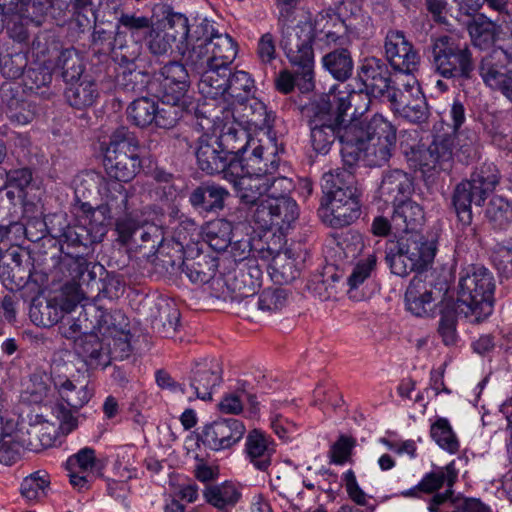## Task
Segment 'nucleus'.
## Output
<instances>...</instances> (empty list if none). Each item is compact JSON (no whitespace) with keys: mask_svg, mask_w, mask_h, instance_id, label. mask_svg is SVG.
I'll return each mask as SVG.
<instances>
[{"mask_svg":"<svg viewBox=\"0 0 512 512\" xmlns=\"http://www.w3.org/2000/svg\"><path fill=\"white\" fill-rule=\"evenodd\" d=\"M104 167L110 178L119 182L131 181L141 169L139 142L127 127H119L101 144Z\"/></svg>","mask_w":512,"mask_h":512,"instance_id":"obj_4","label":"nucleus"},{"mask_svg":"<svg viewBox=\"0 0 512 512\" xmlns=\"http://www.w3.org/2000/svg\"><path fill=\"white\" fill-rule=\"evenodd\" d=\"M52 383L61 400L75 411L86 405L93 395L87 384L75 382L56 370H52Z\"/></svg>","mask_w":512,"mask_h":512,"instance_id":"obj_31","label":"nucleus"},{"mask_svg":"<svg viewBox=\"0 0 512 512\" xmlns=\"http://www.w3.org/2000/svg\"><path fill=\"white\" fill-rule=\"evenodd\" d=\"M434 301L431 283L421 276H414L405 292L407 310L418 317L428 316L433 311Z\"/></svg>","mask_w":512,"mask_h":512,"instance_id":"obj_30","label":"nucleus"},{"mask_svg":"<svg viewBox=\"0 0 512 512\" xmlns=\"http://www.w3.org/2000/svg\"><path fill=\"white\" fill-rule=\"evenodd\" d=\"M96 328L103 339H110L112 335L128 330L129 322L121 310L105 311L98 309Z\"/></svg>","mask_w":512,"mask_h":512,"instance_id":"obj_53","label":"nucleus"},{"mask_svg":"<svg viewBox=\"0 0 512 512\" xmlns=\"http://www.w3.org/2000/svg\"><path fill=\"white\" fill-rule=\"evenodd\" d=\"M0 7L3 14L17 17L26 24L38 21L43 13L42 4L35 0H0Z\"/></svg>","mask_w":512,"mask_h":512,"instance_id":"obj_49","label":"nucleus"},{"mask_svg":"<svg viewBox=\"0 0 512 512\" xmlns=\"http://www.w3.org/2000/svg\"><path fill=\"white\" fill-rule=\"evenodd\" d=\"M50 382H52V375L49 377L45 373L32 374L25 390L26 399L34 404L47 401L51 394Z\"/></svg>","mask_w":512,"mask_h":512,"instance_id":"obj_61","label":"nucleus"},{"mask_svg":"<svg viewBox=\"0 0 512 512\" xmlns=\"http://www.w3.org/2000/svg\"><path fill=\"white\" fill-rule=\"evenodd\" d=\"M462 134L455 138L450 136L438 137L422 152L420 157V165L430 171H449L453 165V148L455 139L460 144Z\"/></svg>","mask_w":512,"mask_h":512,"instance_id":"obj_25","label":"nucleus"},{"mask_svg":"<svg viewBox=\"0 0 512 512\" xmlns=\"http://www.w3.org/2000/svg\"><path fill=\"white\" fill-rule=\"evenodd\" d=\"M226 180L233 183L242 203L247 205H255L263 200L262 197L267 192V181L264 174H242L239 176H230Z\"/></svg>","mask_w":512,"mask_h":512,"instance_id":"obj_34","label":"nucleus"},{"mask_svg":"<svg viewBox=\"0 0 512 512\" xmlns=\"http://www.w3.org/2000/svg\"><path fill=\"white\" fill-rule=\"evenodd\" d=\"M51 480L45 470L35 471L26 476L20 485L21 496L29 503H39L47 498Z\"/></svg>","mask_w":512,"mask_h":512,"instance_id":"obj_45","label":"nucleus"},{"mask_svg":"<svg viewBox=\"0 0 512 512\" xmlns=\"http://www.w3.org/2000/svg\"><path fill=\"white\" fill-rule=\"evenodd\" d=\"M185 29L187 30V35L183 41H186L188 49L183 55L186 65L189 67L199 66L203 63L200 60L203 59L209 44L220 33L214 28L213 23L207 19H203L189 27L188 19L185 17Z\"/></svg>","mask_w":512,"mask_h":512,"instance_id":"obj_21","label":"nucleus"},{"mask_svg":"<svg viewBox=\"0 0 512 512\" xmlns=\"http://www.w3.org/2000/svg\"><path fill=\"white\" fill-rule=\"evenodd\" d=\"M246 431L236 418H223L206 424L198 434V441L212 451L229 449L238 443Z\"/></svg>","mask_w":512,"mask_h":512,"instance_id":"obj_15","label":"nucleus"},{"mask_svg":"<svg viewBox=\"0 0 512 512\" xmlns=\"http://www.w3.org/2000/svg\"><path fill=\"white\" fill-rule=\"evenodd\" d=\"M387 101L396 114L411 123H424L429 118L425 95L414 76L408 77L402 83H397Z\"/></svg>","mask_w":512,"mask_h":512,"instance_id":"obj_10","label":"nucleus"},{"mask_svg":"<svg viewBox=\"0 0 512 512\" xmlns=\"http://www.w3.org/2000/svg\"><path fill=\"white\" fill-rule=\"evenodd\" d=\"M457 477L458 471L455 468L454 461H452L444 467L434 469L422 478L416 488L426 493H432L444 485L447 486L444 493H437L431 498L428 506L429 512H442L441 509L450 504L453 495L452 487Z\"/></svg>","mask_w":512,"mask_h":512,"instance_id":"obj_17","label":"nucleus"},{"mask_svg":"<svg viewBox=\"0 0 512 512\" xmlns=\"http://www.w3.org/2000/svg\"><path fill=\"white\" fill-rule=\"evenodd\" d=\"M63 310L51 301L40 302L30 308V317L39 326L51 327L62 319Z\"/></svg>","mask_w":512,"mask_h":512,"instance_id":"obj_62","label":"nucleus"},{"mask_svg":"<svg viewBox=\"0 0 512 512\" xmlns=\"http://www.w3.org/2000/svg\"><path fill=\"white\" fill-rule=\"evenodd\" d=\"M346 28V34L356 38L368 39L374 34V25L372 18L367 12L358 9L351 13L346 19H343Z\"/></svg>","mask_w":512,"mask_h":512,"instance_id":"obj_60","label":"nucleus"},{"mask_svg":"<svg viewBox=\"0 0 512 512\" xmlns=\"http://www.w3.org/2000/svg\"><path fill=\"white\" fill-rule=\"evenodd\" d=\"M199 75L198 90L205 97L212 100L222 99L221 104L227 102V87L230 77V68L216 65H203V67H190Z\"/></svg>","mask_w":512,"mask_h":512,"instance_id":"obj_23","label":"nucleus"},{"mask_svg":"<svg viewBox=\"0 0 512 512\" xmlns=\"http://www.w3.org/2000/svg\"><path fill=\"white\" fill-rule=\"evenodd\" d=\"M180 263L182 272L197 285L208 283L213 279L218 267L214 258L204 254L194 259H182Z\"/></svg>","mask_w":512,"mask_h":512,"instance_id":"obj_44","label":"nucleus"},{"mask_svg":"<svg viewBox=\"0 0 512 512\" xmlns=\"http://www.w3.org/2000/svg\"><path fill=\"white\" fill-rule=\"evenodd\" d=\"M324 68L337 80L345 81L352 75L353 60L345 48L336 49L323 56Z\"/></svg>","mask_w":512,"mask_h":512,"instance_id":"obj_51","label":"nucleus"},{"mask_svg":"<svg viewBox=\"0 0 512 512\" xmlns=\"http://www.w3.org/2000/svg\"><path fill=\"white\" fill-rule=\"evenodd\" d=\"M75 352L81 356L90 366H107V352L105 351V343L103 338L94 333H84L74 343Z\"/></svg>","mask_w":512,"mask_h":512,"instance_id":"obj_42","label":"nucleus"},{"mask_svg":"<svg viewBox=\"0 0 512 512\" xmlns=\"http://www.w3.org/2000/svg\"><path fill=\"white\" fill-rule=\"evenodd\" d=\"M157 102L148 97H140L127 107V119L137 127L146 128L154 123Z\"/></svg>","mask_w":512,"mask_h":512,"instance_id":"obj_52","label":"nucleus"},{"mask_svg":"<svg viewBox=\"0 0 512 512\" xmlns=\"http://www.w3.org/2000/svg\"><path fill=\"white\" fill-rule=\"evenodd\" d=\"M245 451L250 462L260 471H267L275 452L272 441L260 430L250 431L246 438Z\"/></svg>","mask_w":512,"mask_h":512,"instance_id":"obj_36","label":"nucleus"},{"mask_svg":"<svg viewBox=\"0 0 512 512\" xmlns=\"http://www.w3.org/2000/svg\"><path fill=\"white\" fill-rule=\"evenodd\" d=\"M205 501L221 512H230L241 498V492L231 482L207 486L203 491Z\"/></svg>","mask_w":512,"mask_h":512,"instance_id":"obj_41","label":"nucleus"},{"mask_svg":"<svg viewBox=\"0 0 512 512\" xmlns=\"http://www.w3.org/2000/svg\"><path fill=\"white\" fill-rule=\"evenodd\" d=\"M234 114L241 113L238 119L250 129L270 130L274 123V113L267 109V106L255 97L243 102V106H233Z\"/></svg>","mask_w":512,"mask_h":512,"instance_id":"obj_33","label":"nucleus"},{"mask_svg":"<svg viewBox=\"0 0 512 512\" xmlns=\"http://www.w3.org/2000/svg\"><path fill=\"white\" fill-rule=\"evenodd\" d=\"M432 68L445 79L467 80L472 77L475 64L467 43L450 36L436 38L431 45Z\"/></svg>","mask_w":512,"mask_h":512,"instance_id":"obj_5","label":"nucleus"},{"mask_svg":"<svg viewBox=\"0 0 512 512\" xmlns=\"http://www.w3.org/2000/svg\"><path fill=\"white\" fill-rule=\"evenodd\" d=\"M61 236L68 247L79 249V251L71 253L79 269L82 271L84 266L88 268L85 256L92 251V245L99 242L100 238L84 225H69L63 230ZM68 253L70 254V252Z\"/></svg>","mask_w":512,"mask_h":512,"instance_id":"obj_32","label":"nucleus"},{"mask_svg":"<svg viewBox=\"0 0 512 512\" xmlns=\"http://www.w3.org/2000/svg\"><path fill=\"white\" fill-rule=\"evenodd\" d=\"M109 194L106 195V204L93 207L90 203L83 202L80 205L81 211L87 216L93 217L95 213H100L104 221L110 218L112 210L124 211L127 209L128 194L123 185L114 183L108 188Z\"/></svg>","mask_w":512,"mask_h":512,"instance_id":"obj_43","label":"nucleus"},{"mask_svg":"<svg viewBox=\"0 0 512 512\" xmlns=\"http://www.w3.org/2000/svg\"><path fill=\"white\" fill-rule=\"evenodd\" d=\"M353 169L345 166L323 175L322 188L326 194L325 198L335 197L336 193H341L345 196L360 195Z\"/></svg>","mask_w":512,"mask_h":512,"instance_id":"obj_37","label":"nucleus"},{"mask_svg":"<svg viewBox=\"0 0 512 512\" xmlns=\"http://www.w3.org/2000/svg\"><path fill=\"white\" fill-rule=\"evenodd\" d=\"M237 55V44L228 34H218L209 44L198 68L203 65H216L230 68Z\"/></svg>","mask_w":512,"mask_h":512,"instance_id":"obj_38","label":"nucleus"},{"mask_svg":"<svg viewBox=\"0 0 512 512\" xmlns=\"http://www.w3.org/2000/svg\"><path fill=\"white\" fill-rule=\"evenodd\" d=\"M198 167L209 175L224 173V178L230 177L229 168L233 159L230 158L216 135L204 133L197 140L195 149Z\"/></svg>","mask_w":512,"mask_h":512,"instance_id":"obj_19","label":"nucleus"},{"mask_svg":"<svg viewBox=\"0 0 512 512\" xmlns=\"http://www.w3.org/2000/svg\"><path fill=\"white\" fill-rule=\"evenodd\" d=\"M504 27L499 28L484 16L475 18L468 25V32L473 45L480 50L490 49L500 43Z\"/></svg>","mask_w":512,"mask_h":512,"instance_id":"obj_40","label":"nucleus"},{"mask_svg":"<svg viewBox=\"0 0 512 512\" xmlns=\"http://www.w3.org/2000/svg\"><path fill=\"white\" fill-rule=\"evenodd\" d=\"M436 247L421 233L398 235L386 247V262L391 272L405 277L414 271H423L433 261Z\"/></svg>","mask_w":512,"mask_h":512,"instance_id":"obj_3","label":"nucleus"},{"mask_svg":"<svg viewBox=\"0 0 512 512\" xmlns=\"http://www.w3.org/2000/svg\"><path fill=\"white\" fill-rule=\"evenodd\" d=\"M319 214L323 222L332 228L349 226L361 215L360 195L336 193L335 197L324 198Z\"/></svg>","mask_w":512,"mask_h":512,"instance_id":"obj_16","label":"nucleus"},{"mask_svg":"<svg viewBox=\"0 0 512 512\" xmlns=\"http://www.w3.org/2000/svg\"><path fill=\"white\" fill-rule=\"evenodd\" d=\"M279 157L275 147L265 148L259 140L251 141L250 148L236 159L229 168L230 176L242 174H264L278 169Z\"/></svg>","mask_w":512,"mask_h":512,"instance_id":"obj_14","label":"nucleus"},{"mask_svg":"<svg viewBox=\"0 0 512 512\" xmlns=\"http://www.w3.org/2000/svg\"><path fill=\"white\" fill-rule=\"evenodd\" d=\"M358 77L365 90L374 98L388 100L397 84L392 81L391 72L383 60L366 57L361 62Z\"/></svg>","mask_w":512,"mask_h":512,"instance_id":"obj_18","label":"nucleus"},{"mask_svg":"<svg viewBox=\"0 0 512 512\" xmlns=\"http://www.w3.org/2000/svg\"><path fill=\"white\" fill-rule=\"evenodd\" d=\"M383 47L384 57L394 71L403 73L408 77L413 76L418 71L421 56L403 31L388 30Z\"/></svg>","mask_w":512,"mask_h":512,"instance_id":"obj_13","label":"nucleus"},{"mask_svg":"<svg viewBox=\"0 0 512 512\" xmlns=\"http://www.w3.org/2000/svg\"><path fill=\"white\" fill-rule=\"evenodd\" d=\"M433 440L449 453H456L459 449V442L446 418L437 419L430 429Z\"/></svg>","mask_w":512,"mask_h":512,"instance_id":"obj_59","label":"nucleus"},{"mask_svg":"<svg viewBox=\"0 0 512 512\" xmlns=\"http://www.w3.org/2000/svg\"><path fill=\"white\" fill-rule=\"evenodd\" d=\"M229 191L214 182H205L196 187L189 196L192 207L200 213L218 214L225 207Z\"/></svg>","mask_w":512,"mask_h":512,"instance_id":"obj_27","label":"nucleus"},{"mask_svg":"<svg viewBox=\"0 0 512 512\" xmlns=\"http://www.w3.org/2000/svg\"><path fill=\"white\" fill-rule=\"evenodd\" d=\"M261 275L262 271L254 259L241 262L233 279L227 281L228 289L232 290L231 301L241 302L253 297L256 288L260 285Z\"/></svg>","mask_w":512,"mask_h":512,"instance_id":"obj_26","label":"nucleus"},{"mask_svg":"<svg viewBox=\"0 0 512 512\" xmlns=\"http://www.w3.org/2000/svg\"><path fill=\"white\" fill-rule=\"evenodd\" d=\"M99 96L97 86L94 81L84 79L70 83L65 91V97L70 106L76 109H85L92 106Z\"/></svg>","mask_w":512,"mask_h":512,"instance_id":"obj_46","label":"nucleus"},{"mask_svg":"<svg viewBox=\"0 0 512 512\" xmlns=\"http://www.w3.org/2000/svg\"><path fill=\"white\" fill-rule=\"evenodd\" d=\"M57 66L62 70V77L67 83L80 81L84 72L83 60L74 48L65 49L60 53Z\"/></svg>","mask_w":512,"mask_h":512,"instance_id":"obj_57","label":"nucleus"},{"mask_svg":"<svg viewBox=\"0 0 512 512\" xmlns=\"http://www.w3.org/2000/svg\"><path fill=\"white\" fill-rule=\"evenodd\" d=\"M499 178L492 166H483L471 174L470 179L456 185L452 194V205L458 220L463 225L472 223L471 205L480 206L498 184Z\"/></svg>","mask_w":512,"mask_h":512,"instance_id":"obj_6","label":"nucleus"},{"mask_svg":"<svg viewBox=\"0 0 512 512\" xmlns=\"http://www.w3.org/2000/svg\"><path fill=\"white\" fill-rule=\"evenodd\" d=\"M222 370L218 363H200L192 370L190 386L197 398L211 400L212 390L222 381Z\"/></svg>","mask_w":512,"mask_h":512,"instance_id":"obj_35","label":"nucleus"},{"mask_svg":"<svg viewBox=\"0 0 512 512\" xmlns=\"http://www.w3.org/2000/svg\"><path fill=\"white\" fill-rule=\"evenodd\" d=\"M485 217L493 230L506 231L512 225V203L494 196L486 207Z\"/></svg>","mask_w":512,"mask_h":512,"instance_id":"obj_48","label":"nucleus"},{"mask_svg":"<svg viewBox=\"0 0 512 512\" xmlns=\"http://www.w3.org/2000/svg\"><path fill=\"white\" fill-rule=\"evenodd\" d=\"M157 97L170 101L185 100L190 81L187 68L182 63L172 61L159 71Z\"/></svg>","mask_w":512,"mask_h":512,"instance_id":"obj_22","label":"nucleus"},{"mask_svg":"<svg viewBox=\"0 0 512 512\" xmlns=\"http://www.w3.org/2000/svg\"><path fill=\"white\" fill-rule=\"evenodd\" d=\"M311 144L313 149L321 154L329 152L336 139L342 145V132L349 126L329 104V99L321 96L312 102L308 108Z\"/></svg>","mask_w":512,"mask_h":512,"instance_id":"obj_7","label":"nucleus"},{"mask_svg":"<svg viewBox=\"0 0 512 512\" xmlns=\"http://www.w3.org/2000/svg\"><path fill=\"white\" fill-rule=\"evenodd\" d=\"M233 226L231 221L221 218L215 219L204 228L203 239L215 251H225L232 240Z\"/></svg>","mask_w":512,"mask_h":512,"instance_id":"obj_47","label":"nucleus"},{"mask_svg":"<svg viewBox=\"0 0 512 512\" xmlns=\"http://www.w3.org/2000/svg\"><path fill=\"white\" fill-rule=\"evenodd\" d=\"M256 87L254 80L245 71L230 72L227 87V102L219 104L218 110L222 107L243 106V102L254 97Z\"/></svg>","mask_w":512,"mask_h":512,"instance_id":"obj_39","label":"nucleus"},{"mask_svg":"<svg viewBox=\"0 0 512 512\" xmlns=\"http://www.w3.org/2000/svg\"><path fill=\"white\" fill-rule=\"evenodd\" d=\"M458 314L460 313L456 310V304L453 302L446 303L440 310L438 334L446 346L455 345L458 340L456 330Z\"/></svg>","mask_w":512,"mask_h":512,"instance_id":"obj_58","label":"nucleus"},{"mask_svg":"<svg viewBox=\"0 0 512 512\" xmlns=\"http://www.w3.org/2000/svg\"><path fill=\"white\" fill-rule=\"evenodd\" d=\"M9 62L12 61L7 60L4 62L3 74L9 78H17L19 76H23L24 85L28 89H39L41 87L47 86L52 81V73L49 68L45 66L29 67L25 71H23L21 67H17L14 70L10 69L7 71L6 68Z\"/></svg>","mask_w":512,"mask_h":512,"instance_id":"obj_50","label":"nucleus"},{"mask_svg":"<svg viewBox=\"0 0 512 512\" xmlns=\"http://www.w3.org/2000/svg\"><path fill=\"white\" fill-rule=\"evenodd\" d=\"M486 54L482 57L479 64V74L483 82H487L499 74L501 68L509 61L501 43L495 44L490 49H486Z\"/></svg>","mask_w":512,"mask_h":512,"instance_id":"obj_55","label":"nucleus"},{"mask_svg":"<svg viewBox=\"0 0 512 512\" xmlns=\"http://www.w3.org/2000/svg\"><path fill=\"white\" fill-rule=\"evenodd\" d=\"M186 35L185 16L172 14L161 27L151 25L146 37L147 47L153 55H167L176 42H183Z\"/></svg>","mask_w":512,"mask_h":512,"instance_id":"obj_20","label":"nucleus"},{"mask_svg":"<svg viewBox=\"0 0 512 512\" xmlns=\"http://www.w3.org/2000/svg\"><path fill=\"white\" fill-rule=\"evenodd\" d=\"M150 193L160 201H172L177 196V188L173 182V175L164 171H155L151 183Z\"/></svg>","mask_w":512,"mask_h":512,"instance_id":"obj_64","label":"nucleus"},{"mask_svg":"<svg viewBox=\"0 0 512 512\" xmlns=\"http://www.w3.org/2000/svg\"><path fill=\"white\" fill-rule=\"evenodd\" d=\"M340 86H334L333 89L321 97L324 100L329 99L330 107L346 122L347 111L353 108L352 120H357L356 116L363 115L370 106V97L365 90H340Z\"/></svg>","mask_w":512,"mask_h":512,"instance_id":"obj_24","label":"nucleus"},{"mask_svg":"<svg viewBox=\"0 0 512 512\" xmlns=\"http://www.w3.org/2000/svg\"><path fill=\"white\" fill-rule=\"evenodd\" d=\"M214 125L220 130L217 139L220 146L228 153L231 159H236L250 148L251 139L246 126L234 114V109L222 107L215 111L212 119Z\"/></svg>","mask_w":512,"mask_h":512,"instance_id":"obj_12","label":"nucleus"},{"mask_svg":"<svg viewBox=\"0 0 512 512\" xmlns=\"http://www.w3.org/2000/svg\"><path fill=\"white\" fill-rule=\"evenodd\" d=\"M342 133L340 152L343 165L349 168L360 160L367 166L381 167L389 161L396 145V128L380 114L369 121H349Z\"/></svg>","mask_w":512,"mask_h":512,"instance_id":"obj_1","label":"nucleus"},{"mask_svg":"<svg viewBox=\"0 0 512 512\" xmlns=\"http://www.w3.org/2000/svg\"><path fill=\"white\" fill-rule=\"evenodd\" d=\"M198 225L194 220L187 219L182 221L174 232V241L172 243V249L178 254L175 259L165 261L171 267L179 265L182 260V254L184 247L189 246L190 243L195 242V236H198Z\"/></svg>","mask_w":512,"mask_h":512,"instance_id":"obj_56","label":"nucleus"},{"mask_svg":"<svg viewBox=\"0 0 512 512\" xmlns=\"http://www.w3.org/2000/svg\"><path fill=\"white\" fill-rule=\"evenodd\" d=\"M311 28L312 31L308 44L311 52L310 63H305L302 60L299 63H291V65L297 66L298 71L302 74L305 80L303 85L305 89L311 86V78L314 73L313 41L315 40L321 47H329L331 45L343 44L346 36V28L343 19L332 9L319 12L313 22H311Z\"/></svg>","mask_w":512,"mask_h":512,"instance_id":"obj_8","label":"nucleus"},{"mask_svg":"<svg viewBox=\"0 0 512 512\" xmlns=\"http://www.w3.org/2000/svg\"><path fill=\"white\" fill-rule=\"evenodd\" d=\"M456 310L471 323H480L493 312L495 279L485 267H471L459 279Z\"/></svg>","mask_w":512,"mask_h":512,"instance_id":"obj_2","label":"nucleus"},{"mask_svg":"<svg viewBox=\"0 0 512 512\" xmlns=\"http://www.w3.org/2000/svg\"><path fill=\"white\" fill-rule=\"evenodd\" d=\"M425 223L422 206L413 200H405L394 205L392 225L396 235L421 233Z\"/></svg>","mask_w":512,"mask_h":512,"instance_id":"obj_28","label":"nucleus"},{"mask_svg":"<svg viewBox=\"0 0 512 512\" xmlns=\"http://www.w3.org/2000/svg\"><path fill=\"white\" fill-rule=\"evenodd\" d=\"M29 438L26 446L31 450L51 447L56 439V429L50 424H35L27 431Z\"/></svg>","mask_w":512,"mask_h":512,"instance_id":"obj_63","label":"nucleus"},{"mask_svg":"<svg viewBox=\"0 0 512 512\" xmlns=\"http://www.w3.org/2000/svg\"><path fill=\"white\" fill-rule=\"evenodd\" d=\"M277 6L279 9L278 25L281 31L280 45L290 64L299 63L301 60L310 63L311 52L308 44L312 31L311 21L291 26L296 20V4H277Z\"/></svg>","mask_w":512,"mask_h":512,"instance_id":"obj_9","label":"nucleus"},{"mask_svg":"<svg viewBox=\"0 0 512 512\" xmlns=\"http://www.w3.org/2000/svg\"><path fill=\"white\" fill-rule=\"evenodd\" d=\"M413 191V180L403 170L392 169L384 172L377 194L380 200L385 203L396 205L404 201Z\"/></svg>","mask_w":512,"mask_h":512,"instance_id":"obj_29","label":"nucleus"},{"mask_svg":"<svg viewBox=\"0 0 512 512\" xmlns=\"http://www.w3.org/2000/svg\"><path fill=\"white\" fill-rule=\"evenodd\" d=\"M187 101H170L161 99V104L157 103V112L155 113L154 125L162 129H171L176 126L183 117Z\"/></svg>","mask_w":512,"mask_h":512,"instance_id":"obj_54","label":"nucleus"},{"mask_svg":"<svg viewBox=\"0 0 512 512\" xmlns=\"http://www.w3.org/2000/svg\"><path fill=\"white\" fill-rule=\"evenodd\" d=\"M298 216L299 209L294 199H264L257 204L252 213V220L264 231L275 228L280 234H285Z\"/></svg>","mask_w":512,"mask_h":512,"instance_id":"obj_11","label":"nucleus"}]
</instances>
